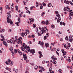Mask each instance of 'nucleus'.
I'll use <instances>...</instances> for the list:
<instances>
[{
	"mask_svg": "<svg viewBox=\"0 0 73 73\" xmlns=\"http://www.w3.org/2000/svg\"><path fill=\"white\" fill-rule=\"evenodd\" d=\"M46 28V26H45L44 28L43 27L42 28V30L40 31V33L41 34H43L44 33H46L45 31L44 30Z\"/></svg>",
	"mask_w": 73,
	"mask_h": 73,
	"instance_id": "f257e3e1",
	"label": "nucleus"
},
{
	"mask_svg": "<svg viewBox=\"0 0 73 73\" xmlns=\"http://www.w3.org/2000/svg\"><path fill=\"white\" fill-rule=\"evenodd\" d=\"M22 46L24 47V48H25V49H27V48L28 50L29 49V46L27 47V46L25 45V44L24 43H23V45Z\"/></svg>",
	"mask_w": 73,
	"mask_h": 73,
	"instance_id": "f03ea898",
	"label": "nucleus"
},
{
	"mask_svg": "<svg viewBox=\"0 0 73 73\" xmlns=\"http://www.w3.org/2000/svg\"><path fill=\"white\" fill-rule=\"evenodd\" d=\"M11 60L10 59H8L7 60V61L5 62V64L8 65H9L10 64V62H11Z\"/></svg>",
	"mask_w": 73,
	"mask_h": 73,
	"instance_id": "7ed1b4c3",
	"label": "nucleus"
},
{
	"mask_svg": "<svg viewBox=\"0 0 73 73\" xmlns=\"http://www.w3.org/2000/svg\"><path fill=\"white\" fill-rule=\"evenodd\" d=\"M27 50L28 52H30V53H35V50L34 49L32 50Z\"/></svg>",
	"mask_w": 73,
	"mask_h": 73,
	"instance_id": "20e7f679",
	"label": "nucleus"
},
{
	"mask_svg": "<svg viewBox=\"0 0 73 73\" xmlns=\"http://www.w3.org/2000/svg\"><path fill=\"white\" fill-rule=\"evenodd\" d=\"M21 35L22 37H24V36H27V34L26 33L22 32L21 33Z\"/></svg>",
	"mask_w": 73,
	"mask_h": 73,
	"instance_id": "39448f33",
	"label": "nucleus"
},
{
	"mask_svg": "<svg viewBox=\"0 0 73 73\" xmlns=\"http://www.w3.org/2000/svg\"><path fill=\"white\" fill-rule=\"evenodd\" d=\"M61 51L63 53V56H65V55H66V52H65V51H64V50L63 49H62Z\"/></svg>",
	"mask_w": 73,
	"mask_h": 73,
	"instance_id": "423d86ee",
	"label": "nucleus"
},
{
	"mask_svg": "<svg viewBox=\"0 0 73 73\" xmlns=\"http://www.w3.org/2000/svg\"><path fill=\"white\" fill-rule=\"evenodd\" d=\"M23 57L24 58V60H27V56L26 54H23Z\"/></svg>",
	"mask_w": 73,
	"mask_h": 73,
	"instance_id": "0eeeda50",
	"label": "nucleus"
},
{
	"mask_svg": "<svg viewBox=\"0 0 73 73\" xmlns=\"http://www.w3.org/2000/svg\"><path fill=\"white\" fill-rule=\"evenodd\" d=\"M17 43L18 44H20L21 45H23V43H22V40H18Z\"/></svg>",
	"mask_w": 73,
	"mask_h": 73,
	"instance_id": "6e6552de",
	"label": "nucleus"
},
{
	"mask_svg": "<svg viewBox=\"0 0 73 73\" xmlns=\"http://www.w3.org/2000/svg\"><path fill=\"white\" fill-rule=\"evenodd\" d=\"M0 36L2 38H3L1 39V40L2 41H3V40H5V39L4 38V36H3V35L2 34Z\"/></svg>",
	"mask_w": 73,
	"mask_h": 73,
	"instance_id": "1a4fd4ad",
	"label": "nucleus"
},
{
	"mask_svg": "<svg viewBox=\"0 0 73 73\" xmlns=\"http://www.w3.org/2000/svg\"><path fill=\"white\" fill-rule=\"evenodd\" d=\"M7 22L8 23H10L11 21V19H9V18L8 17H7Z\"/></svg>",
	"mask_w": 73,
	"mask_h": 73,
	"instance_id": "9d476101",
	"label": "nucleus"
},
{
	"mask_svg": "<svg viewBox=\"0 0 73 73\" xmlns=\"http://www.w3.org/2000/svg\"><path fill=\"white\" fill-rule=\"evenodd\" d=\"M69 12H70V14H69V15H70L71 16H72L73 15V13L72 12V10H70L69 11Z\"/></svg>",
	"mask_w": 73,
	"mask_h": 73,
	"instance_id": "9b49d317",
	"label": "nucleus"
},
{
	"mask_svg": "<svg viewBox=\"0 0 73 73\" xmlns=\"http://www.w3.org/2000/svg\"><path fill=\"white\" fill-rule=\"evenodd\" d=\"M3 43L4 45L6 46V47H7L8 46V44H7V43L5 42V41H4L3 42Z\"/></svg>",
	"mask_w": 73,
	"mask_h": 73,
	"instance_id": "f8f14e48",
	"label": "nucleus"
},
{
	"mask_svg": "<svg viewBox=\"0 0 73 73\" xmlns=\"http://www.w3.org/2000/svg\"><path fill=\"white\" fill-rule=\"evenodd\" d=\"M20 50H19V49H15L14 50V51H15V53H17V52H18V53L19 52V51Z\"/></svg>",
	"mask_w": 73,
	"mask_h": 73,
	"instance_id": "ddd939ff",
	"label": "nucleus"
},
{
	"mask_svg": "<svg viewBox=\"0 0 73 73\" xmlns=\"http://www.w3.org/2000/svg\"><path fill=\"white\" fill-rule=\"evenodd\" d=\"M38 44H39L40 45H44V42H41V41H40Z\"/></svg>",
	"mask_w": 73,
	"mask_h": 73,
	"instance_id": "4468645a",
	"label": "nucleus"
},
{
	"mask_svg": "<svg viewBox=\"0 0 73 73\" xmlns=\"http://www.w3.org/2000/svg\"><path fill=\"white\" fill-rule=\"evenodd\" d=\"M45 23V24H46V25H48V24H49L50 23H49V21L48 20H47L46 21Z\"/></svg>",
	"mask_w": 73,
	"mask_h": 73,
	"instance_id": "2eb2a0df",
	"label": "nucleus"
},
{
	"mask_svg": "<svg viewBox=\"0 0 73 73\" xmlns=\"http://www.w3.org/2000/svg\"><path fill=\"white\" fill-rule=\"evenodd\" d=\"M25 31L26 32V33L27 34H29V33H30V32H29V30H28V29H26L25 30Z\"/></svg>",
	"mask_w": 73,
	"mask_h": 73,
	"instance_id": "dca6fc26",
	"label": "nucleus"
},
{
	"mask_svg": "<svg viewBox=\"0 0 73 73\" xmlns=\"http://www.w3.org/2000/svg\"><path fill=\"white\" fill-rule=\"evenodd\" d=\"M61 19L60 17H58V19H57V23H60V20H61Z\"/></svg>",
	"mask_w": 73,
	"mask_h": 73,
	"instance_id": "f3484780",
	"label": "nucleus"
},
{
	"mask_svg": "<svg viewBox=\"0 0 73 73\" xmlns=\"http://www.w3.org/2000/svg\"><path fill=\"white\" fill-rule=\"evenodd\" d=\"M5 32V29H2L0 31V33H3V32Z\"/></svg>",
	"mask_w": 73,
	"mask_h": 73,
	"instance_id": "a211bd4d",
	"label": "nucleus"
},
{
	"mask_svg": "<svg viewBox=\"0 0 73 73\" xmlns=\"http://www.w3.org/2000/svg\"><path fill=\"white\" fill-rule=\"evenodd\" d=\"M39 68H41V69L42 70H43V71H44V70H45V69L44 68H43V67H42L41 66H39Z\"/></svg>",
	"mask_w": 73,
	"mask_h": 73,
	"instance_id": "6ab92c4d",
	"label": "nucleus"
},
{
	"mask_svg": "<svg viewBox=\"0 0 73 73\" xmlns=\"http://www.w3.org/2000/svg\"><path fill=\"white\" fill-rule=\"evenodd\" d=\"M19 41L18 39H17V38H15V40H14V42H16L18 41Z\"/></svg>",
	"mask_w": 73,
	"mask_h": 73,
	"instance_id": "aec40b11",
	"label": "nucleus"
},
{
	"mask_svg": "<svg viewBox=\"0 0 73 73\" xmlns=\"http://www.w3.org/2000/svg\"><path fill=\"white\" fill-rule=\"evenodd\" d=\"M45 45L47 48L49 47V44L48 43H45Z\"/></svg>",
	"mask_w": 73,
	"mask_h": 73,
	"instance_id": "412c9836",
	"label": "nucleus"
},
{
	"mask_svg": "<svg viewBox=\"0 0 73 73\" xmlns=\"http://www.w3.org/2000/svg\"><path fill=\"white\" fill-rule=\"evenodd\" d=\"M7 14H8L7 16L8 17H11V15L9 13H7Z\"/></svg>",
	"mask_w": 73,
	"mask_h": 73,
	"instance_id": "4be33fe9",
	"label": "nucleus"
},
{
	"mask_svg": "<svg viewBox=\"0 0 73 73\" xmlns=\"http://www.w3.org/2000/svg\"><path fill=\"white\" fill-rule=\"evenodd\" d=\"M42 4L43 7H46V4L44 2H43L42 3Z\"/></svg>",
	"mask_w": 73,
	"mask_h": 73,
	"instance_id": "5701e85b",
	"label": "nucleus"
},
{
	"mask_svg": "<svg viewBox=\"0 0 73 73\" xmlns=\"http://www.w3.org/2000/svg\"><path fill=\"white\" fill-rule=\"evenodd\" d=\"M13 40V38H12V40L10 39V42L12 44V43H13V41H12Z\"/></svg>",
	"mask_w": 73,
	"mask_h": 73,
	"instance_id": "b1692460",
	"label": "nucleus"
},
{
	"mask_svg": "<svg viewBox=\"0 0 73 73\" xmlns=\"http://www.w3.org/2000/svg\"><path fill=\"white\" fill-rule=\"evenodd\" d=\"M15 7L16 8V11H18V10L19 9V7H18V6H16Z\"/></svg>",
	"mask_w": 73,
	"mask_h": 73,
	"instance_id": "393cba45",
	"label": "nucleus"
},
{
	"mask_svg": "<svg viewBox=\"0 0 73 73\" xmlns=\"http://www.w3.org/2000/svg\"><path fill=\"white\" fill-rule=\"evenodd\" d=\"M52 63H54V65L56 64L57 63V62L55 61V60H53V61L52 62Z\"/></svg>",
	"mask_w": 73,
	"mask_h": 73,
	"instance_id": "a878e982",
	"label": "nucleus"
},
{
	"mask_svg": "<svg viewBox=\"0 0 73 73\" xmlns=\"http://www.w3.org/2000/svg\"><path fill=\"white\" fill-rule=\"evenodd\" d=\"M26 13H29V14H30V13H31V12L29 10H27V11L26 12Z\"/></svg>",
	"mask_w": 73,
	"mask_h": 73,
	"instance_id": "bb28decb",
	"label": "nucleus"
},
{
	"mask_svg": "<svg viewBox=\"0 0 73 73\" xmlns=\"http://www.w3.org/2000/svg\"><path fill=\"white\" fill-rule=\"evenodd\" d=\"M49 70L50 72V73H52V69L51 68H50L49 69Z\"/></svg>",
	"mask_w": 73,
	"mask_h": 73,
	"instance_id": "cd10ccee",
	"label": "nucleus"
},
{
	"mask_svg": "<svg viewBox=\"0 0 73 73\" xmlns=\"http://www.w3.org/2000/svg\"><path fill=\"white\" fill-rule=\"evenodd\" d=\"M52 5V4L51 3H48V5L47 6L48 7H51V6Z\"/></svg>",
	"mask_w": 73,
	"mask_h": 73,
	"instance_id": "c85d7f7f",
	"label": "nucleus"
},
{
	"mask_svg": "<svg viewBox=\"0 0 73 73\" xmlns=\"http://www.w3.org/2000/svg\"><path fill=\"white\" fill-rule=\"evenodd\" d=\"M70 2L68 1H67L65 2V3H66V4H69Z\"/></svg>",
	"mask_w": 73,
	"mask_h": 73,
	"instance_id": "c756f323",
	"label": "nucleus"
},
{
	"mask_svg": "<svg viewBox=\"0 0 73 73\" xmlns=\"http://www.w3.org/2000/svg\"><path fill=\"white\" fill-rule=\"evenodd\" d=\"M36 33H38V27L36 28Z\"/></svg>",
	"mask_w": 73,
	"mask_h": 73,
	"instance_id": "7c9ffc66",
	"label": "nucleus"
},
{
	"mask_svg": "<svg viewBox=\"0 0 73 73\" xmlns=\"http://www.w3.org/2000/svg\"><path fill=\"white\" fill-rule=\"evenodd\" d=\"M66 8L67 9V11H69L70 9L69 8V6H67V7H66Z\"/></svg>",
	"mask_w": 73,
	"mask_h": 73,
	"instance_id": "2f4dec72",
	"label": "nucleus"
},
{
	"mask_svg": "<svg viewBox=\"0 0 73 73\" xmlns=\"http://www.w3.org/2000/svg\"><path fill=\"white\" fill-rule=\"evenodd\" d=\"M51 28H52V29H53L55 28V27L54 26V25H51Z\"/></svg>",
	"mask_w": 73,
	"mask_h": 73,
	"instance_id": "473e14b6",
	"label": "nucleus"
},
{
	"mask_svg": "<svg viewBox=\"0 0 73 73\" xmlns=\"http://www.w3.org/2000/svg\"><path fill=\"white\" fill-rule=\"evenodd\" d=\"M19 23L18 22H17L15 23V24H16L17 26L18 27V26H19Z\"/></svg>",
	"mask_w": 73,
	"mask_h": 73,
	"instance_id": "72a5a7b5",
	"label": "nucleus"
},
{
	"mask_svg": "<svg viewBox=\"0 0 73 73\" xmlns=\"http://www.w3.org/2000/svg\"><path fill=\"white\" fill-rule=\"evenodd\" d=\"M68 36H66L65 38V39L67 41H68L69 40V39L68 38Z\"/></svg>",
	"mask_w": 73,
	"mask_h": 73,
	"instance_id": "f704fd0d",
	"label": "nucleus"
},
{
	"mask_svg": "<svg viewBox=\"0 0 73 73\" xmlns=\"http://www.w3.org/2000/svg\"><path fill=\"white\" fill-rule=\"evenodd\" d=\"M9 68H8L7 67H6L5 68V69H6V70H9Z\"/></svg>",
	"mask_w": 73,
	"mask_h": 73,
	"instance_id": "c9c22d12",
	"label": "nucleus"
},
{
	"mask_svg": "<svg viewBox=\"0 0 73 73\" xmlns=\"http://www.w3.org/2000/svg\"><path fill=\"white\" fill-rule=\"evenodd\" d=\"M38 68V66H35V69H36V70H37V69Z\"/></svg>",
	"mask_w": 73,
	"mask_h": 73,
	"instance_id": "e433bc0d",
	"label": "nucleus"
},
{
	"mask_svg": "<svg viewBox=\"0 0 73 73\" xmlns=\"http://www.w3.org/2000/svg\"><path fill=\"white\" fill-rule=\"evenodd\" d=\"M13 61H11L10 63V65L12 66V65H13Z\"/></svg>",
	"mask_w": 73,
	"mask_h": 73,
	"instance_id": "4c0bfd02",
	"label": "nucleus"
},
{
	"mask_svg": "<svg viewBox=\"0 0 73 73\" xmlns=\"http://www.w3.org/2000/svg\"><path fill=\"white\" fill-rule=\"evenodd\" d=\"M73 40V39L72 38H70L69 39V41L70 42H72V41Z\"/></svg>",
	"mask_w": 73,
	"mask_h": 73,
	"instance_id": "58836bf2",
	"label": "nucleus"
},
{
	"mask_svg": "<svg viewBox=\"0 0 73 73\" xmlns=\"http://www.w3.org/2000/svg\"><path fill=\"white\" fill-rule=\"evenodd\" d=\"M41 24H45V22L44 21H42L41 22Z\"/></svg>",
	"mask_w": 73,
	"mask_h": 73,
	"instance_id": "ea45409f",
	"label": "nucleus"
},
{
	"mask_svg": "<svg viewBox=\"0 0 73 73\" xmlns=\"http://www.w3.org/2000/svg\"><path fill=\"white\" fill-rule=\"evenodd\" d=\"M33 8H34V6H32V7H31L30 8V9L31 10H32Z\"/></svg>",
	"mask_w": 73,
	"mask_h": 73,
	"instance_id": "a19ab883",
	"label": "nucleus"
},
{
	"mask_svg": "<svg viewBox=\"0 0 73 73\" xmlns=\"http://www.w3.org/2000/svg\"><path fill=\"white\" fill-rule=\"evenodd\" d=\"M43 6H42V5L40 6V9H43Z\"/></svg>",
	"mask_w": 73,
	"mask_h": 73,
	"instance_id": "79ce46f5",
	"label": "nucleus"
},
{
	"mask_svg": "<svg viewBox=\"0 0 73 73\" xmlns=\"http://www.w3.org/2000/svg\"><path fill=\"white\" fill-rule=\"evenodd\" d=\"M11 53H12L13 56H14V55H15V52H13V51H11Z\"/></svg>",
	"mask_w": 73,
	"mask_h": 73,
	"instance_id": "37998d69",
	"label": "nucleus"
},
{
	"mask_svg": "<svg viewBox=\"0 0 73 73\" xmlns=\"http://www.w3.org/2000/svg\"><path fill=\"white\" fill-rule=\"evenodd\" d=\"M69 3H70V4H71L72 5H73V3H72V2L71 1H69Z\"/></svg>",
	"mask_w": 73,
	"mask_h": 73,
	"instance_id": "c03bdc74",
	"label": "nucleus"
},
{
	"mask_svg": "<svg viewBox=\"0 0 73 73\" xmlns=\"http://www.w3.org/2000/svg\"><path fill=\"white\" fill-rule=\"evenodd\" d=\"M38 35L39 36H41V34L40 33H38Z\"/></svg>",
	"mask_w": 73,
	"mask_h": 73,
	"instance_id": "a18cd8bd",
	"label": "nucleus"
},
{
	"mask_svg": "<svg viewBox=\"0 0 73 73\" xmlns=\"http://www.w3.org/2000/svg\"><path fill=\"white\" fill-rule=\"evenodd\" d=\"M22 40V38L21 37H20L19 38H18V40Z\"/></svg>",
	"mask_w": 73,
	"mask_h": 73,
	"instance_id": "49530a36",
	"label": "nucleus"
},
{
	"mask_svg": "<svg viewBox=\"0 0 73 73\" xmlns=\"http://www.w3.org/2000/svg\"><path fill=\"white\" fill-rule=\"evenodd\" d=\"M46 35V37H48V36H49V33H47Z\"/></svg>",
	"mask_w": 73,
	"mask_h": 73,
	"instance_id": "de8ad7c7",
	"label": "nucleus"
},
{
	"mask_svg": "<svg viewBox=\"0 0 73 73\" xmlns=\"http://www.w3.org/2000/svg\"><path fill=\"white\" fill-rule=\"evenodd\" d=\"M42 57V54H41L39 56V58H41Z\"/></svg>",
	"mask_w": 73,
	"mask_h": 73,
	"instance_id": "09e8293b",
	"label": "nucleus"
},
{
	"mask_svg": "<svg viewBox=\"0 0 73 73\" xmlns=\"http://www.w3.org/2000/svg\"><path fill=\"white\" fill-rule=\"evenodd\" d=\"M18 23H21V22H20V19H18Z\"/></svg>",
	"mask_w": 73,
	"mask_h": 73,
	"instance_id": "8fccbe9b",
	"label": "nucleus"
},
{
	"mask_svg": "<svg viewBox=\"0 0 73 73\" xmlns=\"http://www.w3.org/2000/svg\"><path fill=\"white\" fill-rule=\"evenodd\" d=\"M56 17H60V14H58L56 15Z\"/></svg>",
	"mask_w": 73,
	"mask_h": 73,
	"instance_id": "3c124183",
	"label": "nucleus"
},
{
	"mask_svg": "<svg viewBox=\"0 0 73 73\" xmlns=\"http://www.w3.org/2000/svg\"><path fill=\"white\" fill-rule=\"evenodd\" d=\"M21 48L22 49V51H24V48L22 47H21Z\"/></svg>",
	"mask_w": 73,
	"mask_h": 73,
	"instance_id": "603ef678",
	"label": "nucleus"
},
{
	"mask_svg": "<svg viewBox=\"0 0 73 73\" xmlns=\"http://www.w3.org/2000/svg\"><path fill=\"white\" fill-rule=\"evenodd\" d=\"M44 40H46V38H47V37H46V36H44Z\"/></svg>",
	"mask_w": 73,
	"mask_h": 73,
	"instance_id": "864d4df0",
	"label": "nucleus"
},
{
	"mask_svg": "<svg viewBox=\"0 0 73 73\" xmlns=\"http://www.w3.org/2000/svg\"><path fill=\"white\" fill-rule=\"evenodd\" d=\"M18 53H19L21 55L22 54V52H21V51H20V50L18 51Z\"/></svg>",
	"mask_w": 73,
	"mask_h": 73,
	"instance_id": "5fc2aeb1",
	"label": "nucleus"
},
{
	"mask_svg": "<svg viewBox=\"0 0 73 73\" xmlns=\"http://www.w3.org/2000/svg\"><path fill=\"white\" fill-rule=\"evenodd\" d=\"M30 64L32 65V66H34V65H35V64L34 63H30Z\"/></svg>",
	"mask_w": 73,
	"mask_h": 73,
	"instance_id": "6e6d98bb",
	"label": "nucleus"
},
{
	"mask_svg": "<svg viewBox=\"0 0 73 73\" xmlns=\"http://www.w3.org/2000/svg\"><path fill=\"white\" fill-rule=\"evenodd\" d=\"M68 47H70V43H68Z\"/></svg>",
	"mask_w": 73,
	"mask_h": 73,
	"instance_id": "4d7b16f0",
	"label": "nucleus"
},
{
	"mask_svg": "<svg viewBox=\"0 0 73 73\" xmlns=\"http://www.w3.org/2000/svg\"><path fill=\"white\" fill-rule=\"evenodd\" d=\"M17 72H18V70H17V69H16L15 70V73H17Z\"/></svg>",
	"mask_w": 73,
	"mask_h": 73,
	"instance_id": "13d9d810",
	"label": "nucleus"
},
{
	"mask_svg": "<svg viewBox=\"0 0 73 73\" xmlns=\"http://www.w3.org/2000/svg\"><path fill=\"white\" fill-rule=\"evenodd\" d=\"M66 7H64V10L65 12L66 11Z\"/></svg>",
	"mask_w": 73,
	"mask_h": 73,
	"instance_id": "bf43d9fd",
	"label": "nucleus"
},
{
	"mask_svg": "<svg viewBox=\"0 0 73 73\" xmlns=\"http://www.w3.org/2000/svg\"><path fill=\"white\" fill-rule=\"evenodd\" d=\"M36 24H34L33 25V28H35L36 27Z\"/></svg>",
	"mask_w": 73,
	"mask_h": 73,
	"instance_id": "052dcab7",
	"label": "nucleus"
},
{
	"mask_svg": "<svg viewBox=\"0 0 73 73\" xmlns=\"http://www.w3.org/2000/svg\"><path fill=\"white\" fill-rule=\"evenodd\" d=\"M70 61H71L70 59H68V62H70Z\"/></svg>",
	"mask_w": 73,
	"mask_h": 73,
	"instance_id": "680f3d73",
	"label": "nucleus"
},
{
	"mask_svg": "<svg viewBox=\"0 0 73 73\" xmlns=\"http://www.w3.org/2000/svg\"><path fill=\"white\" fill-rule=\"evenodd\" d=\"M63 22H62V21L60 22V25H62Z\"/></svg>",
	"mask_w": 73,
	"mask_h": 73,
	"instance_id": "e2e57ef3",
	"label": "nucleus"
},
{
	"mask_svg": "<svg viewBox=\"0 0 73 73\" xmlns=\"http://www.w3.org/2000/svg\"><path fill=\"white\" fill-rule=\"evenodd\" d=\"M56 53L58 55V56H60V55L59 54V53H58V52L57 51H56Z\"/></svg>",
	"mask_w": 73,
	"mask_h": 73,
	"instance_id": "0e129e2a",
	"label": "nucleus"
},
{
	"mask_svg": "<svg viewBox=\"0 0 73 73\" xmlns=\"http://www.w3.org/2000/svg\"><path fill=\"white\" fill-rule=\"evenodd\" d=\"M9 49L11 51H12V50H13V49H12V47H11V48H10Z\"/></svg>",
	"mask_w": 73,
	"mask_h": 73,
	"instance_id": "69168bd1",
	"label": "nucleus"
},
{
	"mask_svg": "<svg viewBox=\"0 0 73 73\" xmlns=\"http://www.w3.org/2000/svg\"><path fill=\"white\" fill-rule=\"evenodd\" d=\"M11 8L12 9H13L14 8V6H13V5H11Z\"/></svg>",
	"mask_w": 73,
	"mask_h": 73,
	"instance_id": "338daca9",
	"label": "nucleus"
},
{
	"mask_svg": "<svg viewBox=\"0 0 73 73\" xmlns=\"http://www.w3.org/2000/svg\"><path fill=\"white\" fill-rule=\"evenodd\" d=\"M38 53L39 54H41L42 53V52L40 51L38 52Z\"/></svg>",
	"mask_w": 73,
	"mask_h": 73,
	"instance_id": "774afa93",
	"label": "nucleus"
}]
</instances>
